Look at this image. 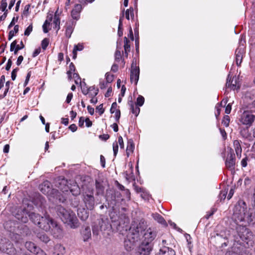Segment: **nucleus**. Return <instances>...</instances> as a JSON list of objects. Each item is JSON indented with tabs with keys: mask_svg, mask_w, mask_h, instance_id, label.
I'll return each mask as SVG.
<instances>
[{
	"mask_svg": "<svg viewBox=\"0 0 255 255\" xmlns=\"http://www.w3.org/2000/svg\"><path fill=\"white\" fill-rule=\"evenodd\" d=\"M146 228L147 223L143 219L132 222L129 228V233L125 241V246L127 251L131 250L133 248L135 244L141 239L142 233Z\"/></svg>",
	"mask_w": 255,
	"mask_h": 255,
	"instance_id": "obj_1",
	"label": "nucleus"
},
{
	"mask_svg": "<svg viewBox=\"0 0 255 255\" xmlns=\"http://www.w3.org/2000/svg\"><path fill=\"white\" fill-rule=\"evenodd\" d=\"M58 214L63 223L71 229L79 227V221L71 208H58Z\"/></svg>",
	"mask_w": 255,
	"mask_h": 255,
	"instance_id": "obj_2",
	"label": "nucleus"
},
{
	"mask_svg": "<svg viewBox=\"0 0 255 255\" xmlns=\"http://www.w3.org/2000/svg\"><path fill=\"white\" fill-rule=\"evenodd\" d=\"M39 188L40 191L47 195L49 200L53 203L63 202L65 200L64 198L60 194L57 190L52 189L51 183L48 181H45L40 184Z\"/></svg>",
	"mask_w": 255,
	"mask_h": 255,
	"instance_id": "obj_3",
	"label": "nucleus"
},
{
	"mask_svg": "<svg viewBox=\"0 0 255 255\" xmlns=\"http://www.w3.org/2000/svg\"><path fill=\"white\" fill-rule=\"evenodd\" d=\"M29 216L30 219L40 228L45 231H50L51 226L54 224V221L49 215H45L41 217L39 215L32 213Z\"/></svg>",
	"mask_w": 255,
	"mask_h": 255,
	"instance_id": "obj_4",
	"label": "nucleus"
},
{
	"mask_svg": "<svg viewBox=\"0 0 255 255\" xmlns=\"http://www.w3.org/2000/svg\"><path fill=\"white\" fill-rule=\"evenodd\" d=\"M233 218L236 222L246 221L249 223L255 220V208H236L234 211Z\"/></svg>",
	"mask_w": 255,
	"mask_h": 255,
	"instance_id": "obj_5",
	"label": "nucleus"
},
{
	"mask_svg": "<svg viewBox=\"0 0 255 255\" xmlns=\"http://www.w3.org/2000/svg\"><path fill=\"white\" fill-rule=\"evenodd\" d=\"M112 211L110 213V216L113 222V227L115 228L117 231H119L122 234H123L124 231H127L128 229L129 230V219L126 215H121L119 217L118 220L116 221L115 218L116 211L115 209H112Z\"/></svg>",
	"mask_w": 255,
	"mask_h": 255,
	"instance_id": "obj_6",
	"label": "nucleus"
},
{
	"mask_svg": "<svg viewBox=\"0 0 255 255\" xmlns=\"http://www.w3.org/2000/svg\"><path fill=\"white\" fill-rule=\"evenodd\" d=\"M112 228L113 224H110L107 218H101L95 223L93 227V233L94 235L98 236L100 232L104 233L107 231H110Z\"/></svg>",
	"mask_w": 255,
	"mask_h": 255,
	"instance_id": "obj_7",
	"label": "nucleus"
},
{
	"mask_svg": "<svg viewBox=\"0 0 255 255\" xmlns=\"http://www.w3.org/2000/svg\"><path fill=\"white\" fill-rule=\"evenodd\" d=\"M0 251L9 255H14L15 249L11 242L6 239H0Z\"/></svg>",
	"mask_w": 255,
	"mask_h": 255,
	"instance_id": "obj_8",
	"label": "nucleus"
},
{
	"mask_svg": "<svg viewBox=\"0 0 255 255\" xmlns=\"http://www.w3.org/2000/svg\"><path fill=\"white\" fill-rule=\"evenodd\" d=\"M237 230L240 238L249 244L248 241H250L253 237L252 233L245 226H240Z\"/></svg>",
	"mask_w": 255,
	"mask_h": 255,
	"instance_id": "obj_9",
	"label": "nucleus"
},
{
	"mask_svg": "<svg viewBox=\"0 0 255 255\" xmlns=\"http://www.w3.org/2000/svg\"><path fill=\"white\" fill-rule=\"evenodd\" d=\"M14 209L15 211L12 212H16L15 218L23 223H26L28 221L29 215L32 213L28 212L26 208H14Z\"/></svg>",
	"mask_w": 255,
	"mask_h": 255,
	"instance_id": "obj_10",
	"label": "nucleus"
},
{
	"mask_svg": "<svg viewBox=\"0 0 255 255\" xmlns=\"http://www.w3.org/2000/svg\"><path fill=\"white\" fill-rule=\"evenodd\" d=\"M156 236V232L151 228H148L146 231L145 230L144 233H142L141 238L143 239V240L142 242L151 244Z\"/></svg>",
	"mask_w": 255,
	"mask_h": 255,
	"instance_id": "obj_11",
	"label": "nucleus"
},
{
	"mask_svg": "<svg viewBox=\"0 0 255 255\" xmlns=\"http://www.w3.org/2000/svg\"><path fill=\"white\" fill-rule=\"evenodd\" d=\"M255 116L250 111H245L241 115L240 121L246 125L250 126L254 121Z\"/></svg>",
	"mask_w": 255,
	"mask_h": 255,
	"instance_id": "obj_12",
	"label": "nucleus"
},
{
	"mask_svg": "<svg viewBox=\"0 0 255 255\" xmlns=\"http://www.w3.org/2000/svg\"><path fill=\"white\" fill-rule=\"evenodd\" d=\"M50 231L54 237L61 238L63 236V232L60 226L55 221Z\"/></svg>",
	"mask_w": 255,
	"mask_h": 255,
	"instance_id": "obj_13",
	"label": "nucleus"
},
{
	"mask_svg": "<svg viewBox=\"0 0 255 255\" xmlns=\"http://www.w3.org/2000/svg\"><path fill=\"white\" fill-rule=\"evenodd\" d=\"M151 250V244L142 242L138 249V253L140 255H149Z\"/></svg>",
	"mask_w": 255,
	"mask_h": 255,
	"instance_id": "obj_14",
	"label": "nucleus"
},
{
	"mask_svg": "<svg viewBox=\"0 0 255 255\" xmlns=\"http://www.w3.org/2000/svg\"><path fill=\"white\" fill-rule=\"evenodd\" d=\"M89 208H78L77 214L81 220H86L89 216Z\"/></svg>",
	"mask_w": 255,
	"mask_h": 255,
	"instance_id": "obj_15",
	"label": "nucleus"
},
{
	"mask_svg": "<svg viewBox=\"0 0 255 255\" xmlns=\"http://www.w3.org/2000/svg\"><path fill=\"white\" fill-rule=\"evenodd\" d=\"M139 74V69L136 66L133 67V66L131 67V70L130 72V81L131 82H134L136 84L138 79Z\"/></svg>",
	"mask_w": 255,
	"mask_h": 255,
	"instance_id": "obj_16",
	"label": "nucleus"
},
{
	"mask_svg": "<svg viewBox=\"0 0 255 255\" xmlns=\"http://www.w3.org/2000/svg\"><path fill=\"white\" fill-rule=\"evenodd\" d=\"M230 154L227 157L226 161V165L227 168L233 169L235 165V159L233 154V151L231 149Z\"/></svg>",
	"mask_w": 255,
	"mask_h": 255,
	"instance_id": "obj_17",
	"label": "nucleus"
},
{
	"mask_svg": "<svg viewBox=\"0 0 255 255\" xmlns=\"http://www.w3.org/2000/svg\"><path fill=\"white\" fill-rule=\"evenodd\" d=\"M81 234L84 242L88 241L91 237V232L89 226L83 227L81 231Z\"/></svg>",
	"mask_w": 255,
	"mask_h": 255,
	"instance_id": "obj_18",
	"label": "nucleus"
},
{
	"mask_svg": "<svg viewBox=\"0 0 255 255\" xmlns=\"http://www.w3.org/2000/svg\"><path fill=\"white\" fill-rule=\"evenodd\" d=\"M82 9L81 4H76L71 11V16L73 18L78 19L80 17V13Z\"/></svg>",
	"mask_w": 255,
	"mask_h": 255,
	"instance_id": "obj_19",
	"label": "nucleus"
},
{
	"mask_svg": "<svg viewBox=\"0 0 255 255\" xmlns=\"http://www.w3.org/2000/svg\"><path fill=\"white\" fill-rule=\"evenodd\" d=\"M32 203L33 204L30 205L31 207H32L33 206L42 207L44 205L45 200L43 197L40 195H38L35 198L33 199Z\"/></svg>",
	"mask_w": 255,
	"mask_h": 255,
	"instance_id": "obj_20",
	"label": "nucleus"
},
{
	"mask_svg": "<svg viewBox=\"0 0 255 255\" xmlns=\"http://www.w3.org/2000/svg\"><path fill=\"white\" fill-rule=\"evenodd\" d=\"M118 105L116 102L112 104L110 109L112 114H115V118L117 121H118L121 117V112L119 109H117Z\"/></svg>",
	"mask_w": 255,
	"mask_h": 255,
	"instance_id": "obj_21",
	"label": "nucleus"
},
{
	"mask_svg": "<svg viewBox=\"0 0 255 255\" xmlns=\"http://www.w3.org/2000/svg\"><path fill=\"white\" fill-rule=\"evenodd\" d=\"M160 255H176L175 252L171 248L163 246L160 250Z\"/></svg>",
	"mask_w": 255,
	"mask_h": 255,
	"instance_id": "obj_22",
	"label": "nucleus"
},
{
	"mask_svg": "<svg viewBox=\"0 0 255 255\" xmlns=\"http://www.w3.org/2000/svg\"><path fill=\"white\" fill-rule=\"evenodd\" d=\"M152 216L153 219L158 222L159 224H160L164 227H167V224L165 220V219L162 217L158 213L152 214Z\"/></svg>",
	"mask_w": 255,
	"mask_h": 255,
	"instance_id": "obj_23",
	"label": "nucleus"
},
{
	"mask_svg": "<svg viewBox=\"0 0 255 255\" xmlns=\"http://www.w3.org/2000/svg\"><path fill=\"white\" fill-rule=\"evenodd\" d=\"M17 42L16 40L13 41L10 44V50L12 51L14 50V53L16 54L18 51L22 49L24 47V45L22 41H21V47H19V45H16Z\"/></svg>",
	"mask_w": 255,
	"mask_h": 255,
	"instance_id": "obj_24",
	"label": "nucleus"
},
{
	"mask_svg": "<svg viewBox=\"0 0 255 255\" xmlns=\"http://www.w3.org/2000/svg\"><path fill=\"white\" fill-rule=\"evenodd\" d=\"M233 144L236 155L238 158H240L241 157V154L242 152L240 143L239 140H234Z\"/></svg>",
	"mask_w": 255,
	"mask_h": 255,
	"instance_id": "obj_25",
	"label": "nucleus"
},
{
	"mask_svg": "<svg viewBox=\"0 0 255 255\" xmlns=\"http://www.w3.org/2000/svg\"><path fill=\"white\" fill-rule=\"evenodd\" d=\"M16 223L12 221H8L6 222L4 224V227L5 229L9 232L15 231V228L16 227Z\"/></svg>",
	"mask_w": 255,
	"mask_h": 255,
	"instance_id": "obj_26",
	"label": "nucleus"
},
{
	"mask_svg": "<svg viewBox=\"0 0 255 255\" xmlns=\"http://www.w3.org/2000/svg\"><path fill=\"white\" fill-rule=\"evenodd\" d=\"M26 249L30 252L35 254L38 249V247L31 242H26L25 244Z\"/></svg>",
	"mask_w": 255,
	"mask_h": 255,
	"instance_id": "obj_27",
	"label": "nucleus"
},
{
	"mask_svg": "<svg viewBox=\"0 0 255 255\" xmlns=\"http://www.w3.org/2000/svg\"><path fill=\"white\" fill-rule=\"evenodd\" d=\"M65 253V248L61 245L57 244L55 245L54 249L53 255H64Z\"/></svg>",
	"mask_w": 255,
	"mask_h": 255,
	"instance_id": "obj_28",
	"label": "nucleus"
},
{
	"mask_svg": "<svg viewBox=\"0 0 255 255\" xmlns=\"http://www.w3.org/2000/svg\"><path fill=\"white\" fill-rule=\"evenodd\" d=\"M52 19V16H47V19L45 21L43 26V30L44 33H47L50 29V26Z\"/></svg>",
	"mask_w": 255,
	"mask_h": 255,
	"instance_id": "obj_29",
	"label": "nucleus"
},
{
	"mask_svg": "<svg viewBox=\"0 0 255 255\" xmlns=\"http://www.w3.org/2000/svg\"><path fill=\"white\" fill-rule=\"evenodd\" d=\"M236 63L237 65L239 66L241 65L242 61V58H243V50L242 49V48H238L236 51Z\"/></svg>",
	"mask_w": 255,
	"mask_h": 255,
	"instance_id": "obj_30",
	"label": "nucleus"
},
{
	"mask_svg": "<svg viewBox=\"0 0 255 255\" xmlns=\"http://www.w3.org/2000/svg\"><path fill=\"white\" fill-rule=\"evenodd\" d=\"M124 50H125V56L128 57V53L130 50V46L129 44V40L126 37H124Z\"/></svg>",
	"mask_w": 255,
	"mask_h": 255,
	"instance_id": "obj_31",
	"label": "nucleus"
},
{
	"mask_svg": "<svg viewBox=\"0 0 255 255\" xmlns=\"http://www.w3.org/2000/svg\"><path fill=\"white\" fill-rule=\"evenodd\" d=\"M134 148V145L133 142L131 140H129L128 142L127 147L126 153L127 156H129V155L133 152Z\"/></svg>",
	"mask_w": 255,
	"mask_h": 255,
	"instance_id": "obj_32",
	"label": "nucleus"
},
{
	"mask_svg": "<svg viewBox=\"0 0 255 255\" xmlns=\"http://www.w3.org/2000/svg\"><path fill=\"white\" fill-rule=\"evenodd\" d=\"M84 200L86 206H93L94 203V197L92 195H86L84 196Z\"/></svg>",
	"mask_w": 255,
	"mask_h": 255,
	"instance_id": "obj_33",
	"label": "nucleus"
},
{
	"mask_svg": "<svg viewBox=\"0 0 255 255\" xmlns=\"http://www.w3.org/2000/svg\"><path fill=\"white\" fill-rule=\"evenodd\" d=\"M84 48L83 45L82 44L79 43L74 46L73 50V58L76 59L77 57V52L78 51H82Z\"/></svg>",
	"mask_w": 255,
	"mask_h": 255,
	"instance_id": "obj_34",
	"label": "nucleus"
},
{
	"mask_svg": "<svg viewBox=\"0 0 255 255\" xmlns=\"http://www.w3.org/2000/svg\"><path fill=\"white\" fill-rule=\"evenodd\" d=\"M96 187L97 195H100L104 194V187L100 183L97 182L96 183Z\"/></svg>",
	"mask_w": 255,
	"mask_h": 255,
	"instance_id": "obj_35",
	"label": "nucleus"
},
{
	"mask_svg": "<svg viewBox=\"0 0 255 255\" xmlns=\"http://www.w3.org/2000/svg\"><path fill=\"white\" fill-rule=\"evenodd\" d=\"M130 110L133 114L136 117L137 116L140 112V109L137 106H134L132 102H130Z\"/></svg>",
	"mask_w": 255,
	"mask_h": 255,
	"instance_id": "obj_36",
	"label": "nucleus"
},
{
	"mask_svg": "<svg viewBox=\"0 0 255 255\" xmlns=\"http://www.w3.org/2000/svg\"><path fill=\"white\" fill-rule=\"evenodd\" d=\"M126 17L127 19L129 20L130 19L129 16L131 19H133L134 17L133 14V9L132 8H130L129 9H128L126 11Z\"/></svg>",
	"mask_w": 255,
	"mask_h": 255,
	"instance_id": "obj_37",
	"label": "nucleus"
},
{
	"mask_svg": "<svg viewBox=\"0 0 255 255\" xmlns=\"http://www.w3.org/2000/svg\"><path fill=\"white\" fill-rule=\"evenodd\" d=\"M60 18H54L53 20V24L54 25L53 28L56 29V32L60 29Z\"/></svg>",
	"mask_w": 255,
	"mask_h": 255,
	"instance_id": "obj_38",
	"label": "nucleus"
},
{
	"mask_svg": "<svg viewBox=\"0 0 255 255\" xmlns=\"http://www.w3.org/2000/svg\"><path fill=\"white\" fill-rule=\"evenodd\" d=\"M19 26L18 25H16L14 27L13 30H11L8 34V39H11L15 34L18 32Z\"/></svg>",
	"mask_w": 255,
	"mask_h": 255,
	"instance_id": "obj_39",
	"label": "nucleus"
},
{
	"mask_svg": "<svg viewBox=\"0 0 255 255\" xmlns=\"http://www.w3.org/2000/svg\"><path fill=\"white\" fill-rule=\"evenodd\" d=\"M38 238L41 241L45 243L48 242L50 240L49 237L45 234H39Z\"/></svg>",
	"mask_w": 255,
	"mask_h": 255,
	"instance_id": "obj_40",
	"label": "nucleus"
},
{
	"mask_svg": "<svg viewBox=\"0 0 255 255\" xmlns=\"http://www.w3.org/2000/svg\"><path fill=\"white\" fill-rule=\"evenodd\" d=\"M144 102V98L141 96H139L136 100V105L138 106H141L143 105Z\"/></svg>",
	"mask_w": 255,
	"mask_h": 255,
	"instance_id": "obj_41",
	"label": "nucleus"
},
{
	"mask_svg": "<svg viewBox=\"0 0 255 255\" xmlns=\"http://www.w3.org/2000/svg\"><path fill=\"white\" fill-rule=\"evenodd\" d=\"M227 193L228 190L226 189L221 191V193L219 195V198H220L221 200H224L226 198Z\"/></svg>",
	"mask_w": 255,
	"mask_h": 255,
	"instance_id": "obj_42",
	"label": "nucleus"
},
{
	"mask_svg": "<svg viewBox=\"0 0 255 255\" xmlns=\"http://www.w3.org/2000/svg\"><path fill=\"white\" fill-rule=\"evenodd\" d=\"M118 148H119V146H118V142L117 141L114 142L113 144V149L114 154L115 156H116L118 153Z\"/></svg>",
	"mask_w": 255,
	"mask_h": 255,
	"instance_id": "obj_43",
	"label": "nucleus"
},
{
	"mask_svg": "<svg viewBox=\"0 0 255 255\" xmlns=\"http://www.w3.org/2000/svg\"><path fill=\"white\" fill-rule=\"evenodd\" d=\"M49 43V40L48 38H44L41 43L42 47L43 49H46Z\"/></svg>",
	"mask_w": 255,
	"mask_h": 255,
	"instance_id": "obj_44",
	"label": "nucleus"
},
{
	"mask_svg": "<svg viewBox=\"0 0 255 255\" xmlns=\"http://www.w3.org/2000/svg\"><path fill=\"white\" fill-rule=\"evenodd\" d=\"M222 123L226 127L229 126L230 123V118L228 116H226L224 117Z\"/></svg>",
	"mask_w": 255,
	"mask_h": 255,
	"instance_id": "obj_45",
	"label": "nucleus"
},
{
	"mask_svg": "<svg viewBox=\"0 0 255 255\" xmlns=\"http://www.w3.org/2000/svg\"><path fill=\"white\" fill-rule=\"evenodd\" d=\"M73 31L72 27L71 26H68L66 27V35L68 38L70 37Z\"/></svg>",
	"mask_w": 255,
	"mask_h": 255,
	"instance_id": "obj_46",
	"label": "nucleus"
},
{
	"mask_svg": "<svg viewBox=\"0 0 255 255\" xmlns=\"http://www.w3.org/2000/svg\"><path fill=\"white\" fill-rule=\"evenodd\" d=\"M168 223L170 225V226L173 228V229H174L175 230H177V231L179 232H182V229H181L180 228H178L175 223H174V222H171V221H168Z\"/></svg>",
	"mask_w": 255,
	"mask_h": 255,
	"instance_id": "obj_47",
	"label": "nucleus"
},
{
	"mask_svg": "<svg viewBox=\"0 0 255 255\" xmlns=\"http://www.w3.org/2000/svg\"><path fill=\"white\" fill-rule=\"evenodd\" d=\"M106 79L107 83H111L114 79L113 75L110 74L109 73L106 74Z\"/></svg>",
	"mask_w": 255,
	"mask_h": 255,
	"instance_id": "obj_48",
	"label": "nucleus"
},
{
	"mask_svg": "<svg viewBox=\"0 0 255 255\" xmlns=\"http://www.w3.org/2000/svg\"><path fill=\"white\" fill-rule=\"evenodd\" d=\"M216 210L215 208H212L210 210V211H208L207 212L206 215L205 216V217L206 219H209L210 217H211L212 215H213L215 212H216Z\"/></svg>",
	"mask_w": 255,
	"mask_h": 255,
	"instance_id": "obj_49",
	"label": "nucleus"
},
{
	"mask_svg": "<svg viewBox=\"0 0 255 255\" xmlns=\"http://www.w3.org/2000/svg\"><path fill=\"white\" fill-rule=\"evenodd\" d=\"M33 26L32 24L29 25L24 32V35L26 36H28L31 32L32 31Z\"/></svg>",
	"mask_w": 255,
	"mask_h": 255,
	"instance_id": "obj_50",
	"label": "nucleus"
},
{
	"mask_svg": "<svg viewBox=\"0 0 255 255\" xmlns=\"http://www.w3.org/2000/svg\"><path fill=\"white\" fill-rule=\"evenodd\" d=\"M115 60L117 61H119L121 58H122V56H121V51L120 50H116V52H115Z\"/></svg>",
	"mask_w": 255,
	"mask_h": 255,
	"instance_id": "obj_51",
	"label": "nucleus"
},
{
	"mask_svg": "<svg viewBox=\"0 0 255 255\" xmlns=\"http://www.w3.org/2000/svg\"><path fill=\"white\" fill-rule=\"evenodd\" d=\"M7 6V2L5 0H2L1 2V4L0 6V9L2 11H4Z\"/></svg>",
	"mask_w": 255,
	"mask_h": 255,
	"instance_id": "obj_52",
	"label": "nucleus"
},
{
	"mask_svg": "<svg viewBox=\"0 0 255 255\" xmlns=\"http://www.w3.org/2000/svg\"><path fill=\"white\" fill-rule=\"evenodd\" d=\"M69 67H70V70L68 71H67V73L68 75L69 78L71 79V74H72V72L74 71V66L72 63H71Z\"/></svg>",
	"mask_w": 255,
	"mask_h": 255,
	"instance_id": "obj_53",
	"label": "nucleus"
},
{
	"mask_svg": "<svg viewBox=\"0 0 255 255\" xmlns=\"http://www.w3.org/2000/svg\"><path fill=\"white\" fill-rule=\"evenodd\" d=\"M103 107V104H101L99 106H98L96 108V110L98 111L100 115H102L104 113L105 111Z\"/></svg>",
	"mask_w": 255,
	"mask_h": 255,
	"instance_id": "obj_54",
	"label": "nucleus"
},
{
	"mask_svg": "<svg viewBox=\"0 0 255 255\" xmlns=\"http://www.w3.org/2000/svg\"><path fill=\"white\" fill-rule=\"evenodd\" d=\"M226 86L231 88L233 90H235L236 89V85L230 83V81H228V79L226 82Z\"/></svg>",
	"mask_w": 255,
	"mask_h": 255,
	"instance_id": "obj_55",
	"label": "nucleus"
},
{
	"mask_svg": "<svg viewBox=\"0 0 255 255\" xmlns=\"http://www.w3.org/2000/svg\"><path fill=\"white\" fill-rule=\"evenodd\" d=\"M109 83H107V82H105V81H101L100 83V88L101 89H105L107 87H108V84Z\"/></svg>",
	"mask_w": 255,
	"mask_h": 255,
	"instance_id": "obj_56",
	"label": "nucleus"
},
{
	"mask_svg": "<svg viewBox=\"0 0 255 255\" xmlns=\"http://www.w3.org/2000/svg\"><path fill=\"white\" fill-rule=\"evenodd\" d=\"M118 143L121 148H123L124 147V141L123 137L121 136H120L118 137Z\"/></svg>",
	"mask_w": 255,
	"mask_h": 255,
	"instance_id": "obj_57",
	"label": "nucleus"
},
{
	"mask_svg": "<svg viewBox=\"0 0 255 255\" xmlns=\"http://www.w3.org/2000/svg\"><path fill=\"white\" fill-rule=\"evenodd\" d=\"M232 109V105L231 104H229L226 107L225 109V113L227 114H229L230 113Z\"/></svg>",
	"mask_w": 255,
	"mask_h": 255,
	"instance_id": "obj_58",
	"label": "nucleus"
},
{
	"mask_svg": "<svg viewBox=\"0 0 255 255\" xmlns=\"http://www.w3.org/2000/svg\"><path fill=\"white\" fill-rule=\"evenodd\" d=\"M34 254H36V255H46V254L39 248H38L37 250L35 252Z\"/></svg>",
	"mask_w": 255,
	"mask_h": 255,
	"instance_id": "obj_59",
	"label": "nucleus"
},
{
	"mask_svg": "<svg viewBox=\"0 0 255 255\" xmlns=\"http://www.w3.org/2000/svg\"><path fill=\"white\" fill-rule=\"evenodd\" d=\"M40 52H41L40 48H38L36 49L33 53V55H32L33 57H36L40 53Z\"/></svg>",
	"mask_w": 255,
	"mask_h": 255,
	"instance_id": "obj_60",
	"label": "nucleus"
},
{
	"mask_svg": "<svg viewBox=\"0 0 255 255\" xmlns=\"http://www.w3.org/2000/svg\"><path fill=\"white\" fill-rule=\"evenodd\" d=\"M11 65H12V61L10 59H9L8 60V62L7 63L6 66L5 67V69L7 71H8L10 69V68L11 66Z\"/></svg>",
	"mask_w": 255,
	"mask_h": 255,
	"instance_id": "obj_61",
	"label": "nucleus"
},
{
	"mask_svg": "<svg viewBox=\"0 0 255 255\" xmlns=\"http://www.w3.org/2000/svg\"><path fill=\"white\" fill-rule=\"evenodd\" d=\"M73 97V94L72 93H70L68 94L66 98V102L67 103H69Z\"/></svg>",
	"mask_w": 255,
	"mask_h": 255,
	"instance_id": "obj_62",
	"label": "nucleus"
},
{
	"mask_svg": "<svg viewBox=\"0 0 255 255\" xmlns=\"http://www.w3.org/2000/svg\"><path fill=\"white\" fill-rule=\"evenodd\" d=\"M100 161L102 164V166L104 167L105 166L106 160L104 156L102 155L100 156Z\"/></svg>",
	"mask_w": 255,
	"mask_h": 255,
	"instance_id": "obj_63",
	"label": "nucleus"
},
{
	"mask_svg": "<svg viewBox=\"0 0 255 255\" xmlns=\"http://www.w3.org/2000/svg\"><path fill=\"white\" fill-rule=\"evenodd\" d=\"M12 238L14 240H15L16 242H19L21 239V236L18 234L14 235Z\"/></svg>",
	"mask_w": 255,
	"mask_h": 255,
	"instance_id": "obj_64",
	"label": "nucleus"
}]
</instances>
